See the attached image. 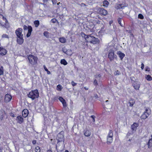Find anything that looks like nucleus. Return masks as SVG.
I'll use <instances>...</instances> for the list:
<instances>
[{"mask_svg": "<svg viewBox=\"0 0 152 152\" xmlns=\"http://www.w3.org/2000/svg\"><path fill=\"white\" fill-rule=\"evenodd\" d=\"M129 145H131V144H130V143H129Z\"/></svg>", "mask_w": 152, "mask_h": 152, "instance_id": "338daca9", "label": "nucleus"}, {"mask_svg": "<svg viewBox=\"0 0 152 152\" xmlns=\"http://www.w3.org/2000/svg\"><path fill=\"white\" fill-rule=\"evenodd\" d=\"M84 135L86 137L89 136L91 134V132L89 130H85L84 131Z\"/></svg>", "mask_w": 152, "mask_h": 152, "instance_id": "aec40b11", "label": "nucleus"}, {"mask_svg": "<svg viewBox=\"0 0 152 152\" xmlns=\"http://www.w3.org/2000/svg\"><path fill=\"white\" fill-rule=\"evenodd\" d=\"M108 58L110 61H113L115 58L116 57V55H114V52L113 49H110L109 51Z\"/></svg>", "mask_w": 152, "mask_h": 152, "instance_id": "20e7f679", "label": "nucleus"}, {"mask_svg": "<svg viewBox=\"0 0 152 152\" xmlns=\"http://www.w3.org/2000/svg\"><path fill=\"white\" fill-rule=\"evenodd\" d=\"M2 37L3 38H8V35L6 34H4L2 35Z\"/></svg>", "mask_w": 152, "mask_h": 152, "instance_id": "49530a36", "label": "nucleus"}, {"mask_svg": "<svg viewBox=\"0 0 152 152\" xmlns=\"http://www.w3.org/2000/svg\"><path fill=\"white\" fill-rule=\"evenodd\" d=\"M47 152H52V151L50 150H48L47 151Z\"/></svg>", "mask_w": 152, "mask_h": 152, "instance_id": "13d9d810", "label": "nucleus"}, {"mask_svg": "<svg viewBox=\"0 0 152 152\" xmlns=\"http://www.w3.org/2000/svg\"><path fill=\"white\" fill-rule=\"evenodd\" d=\"M22 114L23 117H26L27 116L28 114V110L27 109L23 110L22 112Z\"/></svg>", "mask_w": 152, "mask_h": 152, "instance_id": "4468645a", "label": "nucleus"}, {"mask_svg": "<svg viewBox=\"0 0 152 152\" xmlns=\"http://www.w3.org/2000/svg\"><path fill=\"white\" fill-rule=\"evenodd\" d=\"M23 29L21 28H18L15 31V33L17 37H23V34L22 33Z\"/></svg>", "mask_w": 152, "mask_h": 152, "instance_id": "6e6552de", "label": "nucleus"}, {"mask_svg": "<svg viewBox=\"0 0 152 152\" xmlns=\"http://www.w3.org/2000/svg\"><path fill=\"white\" fill-rule=\"evenodd\" d=\"M44 68L45 69V70L47 72V73L48 74L50 75V71H48V69H47L46 67L45 66V65H44L43 66Z\"/></svg>", "mask_w": 152, "mask_h": 152, "instance_id": "7c9ffc66", "label": "nucleus"}, {"mask_svg": "<svg viewBox=\"0 0 152 152\" xmlns=\"http://www.w3.org/2000/svg\"><path fill=\"white\" fill-rule=\"evenodd\" d=\"M59 100L62 102L63 103L65 100L62 97H60L59 98Z\"/></svg>", "mask_w": 152, "mask_h": 152, "instance_id": "58836bf2", "label": "nucleus"}, {"mask_svg": "<svg viewBox=\"0 0 152 152\" xmlns=\"http://www.w3.org/2000/svg\"><path fill=\"white\" fill-rule=\"evenodd\" d=\"M7 51L6 50L3 48L1 47L0 48V54L2 55H4L7 53Z\"/></svg>", "mask_w": 152, "mask_h": 152, "instance_id": "dca6fc26", "label": "nucleus"}, {"mask_svg": "<svg viewBox=\"0 0 152 152\" xmlns=\"http://www.w3.org/2000/svg\"><path fill=\"white\" fill-rule=\"evenodd\" d=\"M145 77L148 81H151L152 80V78L150 75H145Z\"/></svg>", "mask_w": 152, "mask_h": 152, "instance_id": "393cba45", "label": "nucleus"}, {"mask_svg": "<svg viewBox=\"0 0 152 152\" xmlns=\"http://www.w3.org/2000/svg\"><path fill=\"white\" fill-rule=\"evenodd\" d=\"M131 140L129 139V140L128 141V143H129V142H130L131 141Z\"/></svg>", "mask_w": 152, "mask_h": 152, "instance_id": "052dcab7", "label": "nucleus"}, {"mask_svg": "<svg viewBox=\"0 0 152 152\" xmlns=\"http://www.w3.org/2000/svg\"><path fill=\"white\" fill-rule=\"evenodd\" d=\"M71 83L72 85L73 86H76V85H77V83H75L74 81H72Z\"/></svg>", "mask_w": 152, "mask_h": 152, "instance_id": "c03bdc74", "label": "nucleus"}, {"mask_svg": "<svg viewBox=\"0 0 152 152\" xmlns=\"http://www.w3.org/2000/svg\"><path fill=\"white\" fill-rule=\"evenodd\" d=\"M3 66H1V67L0 69V75H3Z\"/></svg>", "mask_w": 152, "mask_h": 152, "instance_id": "2f4dec72", "label": "nucleus"}, {"mask_svg": "<svg viewBox=\"0 0 152 152\" xmlns=\"http://www.w3.org/2000/svg\"><path fill=\"white\" fill-rule=\"evenodd\" d=\"M43 34L46 37H47L48 36V32L47 31H45L43 33Z\"/></svg>", "mask_w": 152, "mask_h": 152, "instance_id": "79ce46f5", "label": "nucleus"}, {"mask_svg": "<svg viewBox=\"0 0 152 152\" xmlns=\"http://www.w3.org/2000/svg\"><path fill=\"white\" fill-rule=\"evenodd\" d=\"M130 134H131V133H128L127 134V136H129L130 135Z\"/></svg>", "mask_w": 152, "mask_h": 152, "instance_id": "680f3d73", "label": "nucleus"}, {"mask_svg": "<svg viewBox=\"0 0 152 152\" xmlns=\"http://www.w3.org/2000/svg\"><path fill=\"white\" fill-rule=\"evenodd\" d=\"M94 84L96 86H97L98 85L97 81L96 79H95L94 80Z\"/></svg>", "mask_w": 152, "mask_h": 152, "instance_id": "a19ab883", "label": "nucleus"}, {"mask_svg": "<svg viewBox=\"0 0 152 152\" xmlns=\"http://www.w3.org/2000/svg\"><path fill=\"white\" fill-rule=\"evenodd\" d=\"M63 107H66L67 106V104L66 103V102L65 101V100L64 101V102H63V103H62Z\"/></svg>", "mask_w": 152, "mask_h": 152, "instance_id": "37998d69", "label": "nucleus"}, {"mask_svg": "<svg viewBox=\"0 0 152 152\" xmlns=\"http://www.w3.org/2000/svg\"><path fill=\"white\" fill-rule=\"evenodd\" d=\"M60 4V2H59L57 4L58 5H59V4Z\"/></svg>", "mask_w": 152, "mask_h": 152, "instance_id": "69168bd1", "label": "nucleus"}, {"mask_svg": "<svg viewBox=\"0 0 152 152\" xmlns=\"http://www.w3.org/2000/svg\"><path fill=\"white\" fill-rule=\"evenodd\" d=\"M43 1L44 2H47L48 1V0H43Z\"/></svg>", "mask_w": 152, "mask_h": 152, "instance_id": "bf43d9fd", "label": "nucleus"}, {"mask_svg": "<svg viewBox=\"0 0 152 152\" xmlns=\"http://www.w3.org/2000/svg\"><path fill=\"white\" fill-rule=\"evenodd\" d=\"M130 78L131 80L132 81H133L134 82H135L134 80V79H135L134 77H130Z\"/></svg>", "mask_w": 152, "mask_h": 152, "instance_id": "8fccbe9b", "label": "nucleus"}, {"mask_svg": "<svg viewBox=\"0 0 152 152\" xmlns=\"http://www.w3.org/2000/svg\"><path fill=\"white\" fill-rule=\"evenodd\" d=\"M62 88L61 85H58L57 86V90H59V91H61L62 89Z\"/></svg>", "mask_w": 152, "mask_h": 152, "instance_id": "473e14b6", "label": "nucleus"}, {"mask_svg": "<svg viewBox=\"0 0 152 152\" xmlns=\"http://www.w3.org/2000/svg\"><path fill=\"white\" fill-rule=\"evenodd\" d=\"M117 54L118 55L121 60H122L124 57L125 56V54L120 51H118Z\"/></svg>", "mask_w": 152, "mask_h": 152, "instance_id": "2eb2a0df", "label": "nucleus"}, {"mask_svg": "<svg viewBox=\"0 0 152 152\" xmlns=\"http://www.w3.org/2000/svg\"><path fill=\"white\" fill-rule=\"evenodd\" d=\"M30 63L32 65H34L37 63V58L35 56L29 55L28 57Z\"/></svg>", "mask_w": 152, "mask_h": 152, "instance_id": "7ed1b4c3", "label": "nucleus"}, {"mask_svg": "<svg viewBox=\"0 0 152 152\" xmlns=\"http://www.w3.org/2000/svg\"><path fill=\"white\" fill-rule=\"evenodd\" d=\"M17 120L18 123L21 124L23 121V118L20 116H18L17 117Z\"/></svg>", "mask_w": 152, "mask_h": 152, "instance_id": "f3484780", "label": "nucleus"}, {"mask_svg": "<svg viewBox=\"0 0 152 152\" xmlns=\"http://www.w3.org/2000/svg\"><path fill=\"white\" fill-rule=\"evenodd\" d=\"M4 114V111L3 110V109H1L0 111V118L1 120L3 119Z\"/></svg>", "mask_w": 152, "mask_h": 152, "instance_id": "412c9836", "label": "nucleus"}, {"mask_svg": "<svg viewBox=\"0 0 152 152\" xmlns=\"http://www.w3.org/2000/svg\"><path fill=\"white\" fill-rule=\"evenodd\" d=\"M83 35H84V38H85L86 41L88 39L87 38H86V37H87L86 36H89V35H86V34H83Z\"/></svg>", "mask_w": 152, "mask_h": 152, "instance_id": "09e8293b", "label": "nucleus"}, {"mask_svg": "<svg viewBox=\"0 0 152 152\" xmlns=\"http://www.w3.org/2000/svg\"><path fill=\"white\" fill-rule=\"evenodd\" d=\"M3 150V148L2 147L0 148V152H2Z\"/></svg>", "mask_w": 152, "mask_h": 152, "instance_id": "5fc2aeb1", "label": "nucleus"}, {"mask_svg": "<svg viewBox=\"0 0 152 152\" xmlns=\"http://www.w3.org/2000/svg\"><path fill=\"white\" fill-rule=\"evenodd\" d=\"M64 52L65 53H66V54H67L66 53H65V52Z\"/></svg>", "mask_w": 152, "mask_h": 152, "instance_id": "774afa93", "label": "nucleus"}, {"mask_svg": "<svg viewBox=\"0 0 152 152\" xmlns=\"http://www.w3.org/2000/svg\"><path fill=\"white\" fill-rule=\"evenodd\" d=\"M56 139L58 141L56 145V149L58 152L62 151L64 149V132L62 131L57 135Z\"/></svg>", "mask_w": 152, "mask_h": 152, "instance_id": "f257e3e1", "label": "nucleus"}, {"mask_svg": "<svg viewBox=\"0 0 152 152\" xmlns=\"http://www.w3.org/2000/svg\"><path fill=\"white\" fill-rule=\"evenodd\" d=\"M84 89H85V90H88V87H84Z\"/></svg>", "mask_w": 152, "mask_h": 152, "instance_id": "6e6d98bb", "label": "nucleus"}, {"mask_svg": "<svg viewBox=\"0 0 152 152\" xmlns=\"http://www.w3.org/2000/svg\"><path fill=\"white\" fill-rule=\"evenodd\" d=\"M109 4L108 2L106 0H105L103 1V6L104 7H107Z\"/></svg>", "mask_w": 152, "mask_h": 152, "instance_id": "c756f323", "label": "nucleus"}, {"mask_svg": "<svg viewBox=\"0 0 152 152\" xmlns=\"http://www.w3.org/2000/svg\"><path fill=\"white\" fill-rule=\"evenodd\" d=\"M138 126V124L134 123L131 126V129L133 131H135L136 130L137 127Z\"/></svg>", "mask_w": 152, "mask_h": 152, "instance_id": "a211bd4d", "label": "nucleus"}, {"mask_svg": "<svg viewBox=\"0 0 152 152\" xmlns=\"http://www.w3.org/2000/svg\"><path fill=\"white\" fill-rule=\"evenodd\" d=\"M150 113V110L146 109L143 114L141 116L142 119H145L149 116Z\"/></svg>", "mask_w": 152, "mask_h": 152, "instance_id": "0eeeda50", "label": "nucleus"}, {"mask_svg": "<svg viewBox=\"0 0 152 152\" xmlns=\"http://www.w3.org/2000/svg\"><path fill=\"white\" fill-rule=\"evenodd\" d=\"M151 138L149 140L147 144L148 148H150L152 146V135L151 136Z\"/></svg>", "mask_w": 152, "mask_h": 152, "instance_id": "5701e85b", "label": "nucleus"}, {"mask_svg": "<svg viewBox=\"0 0 152 152\" xmlns=\"http://www.w3.org/2000/svg\"><path fill=\"white\" fill-rule=\"evenodd\" d=\"M99 39L96 38L93 36L92 40L91 42V43H92L94 44H96L99 43Z\"/></svg>", "mask_w": 152, "mask_h": 152, "instance_id": "ddd939ff", "label": "nucleus"}, {"mask_svg": "<svg viewBox=\"0 0 152 152\" xmlns=\"http://www.w3.org/2000/svg\"><path fill=\"white\" fill-rule=\"evenodd\" d=\"M34 24L35 25V26L36 27H37L39 25V20H35L34 22Z\"/></svg>", "mask_w": 152, "mask_h": 152, "instance_id": "cd10ccee", "label": "nucleus"}, {"mask_svg": "<svg viewBox=\"0 0 152 152\" xmlns=\"http://www.w3.org/2000/svg\"><path fill=\"white\" fill-rule=\"evenodd\" d=\"M12 97L9 94H7L5 95L4 99V101L6 102H9L11 99Z\"/></svg>", "mask_w": 152, "mask_h": 152, "instance_id": "9b49d317", "label": "nucleus"}, {"mask_svg": "<svg viewBox=\"0 0 152 152\" xmlns=\"http://www.w3.org/2000/svg\"><path fill=\"white\" fill-rule=\"evenodd\" d=\"M122 19L121 18H118V23L121 26H123L122 24L121 23V21Z\"/></svg>", "mask_w": 152, "mask_h": 152, "instance_id": "c9c22d12", "label": "nucleus"}, {"mask_svg": "<svg viewBox=\"0 0 152 152\" xmlns=\"http://www.w3.org/2000/svg\"><path fill=\"white\" fill-rule=\"evenodd\" d=\"M98 10L99 11L100 14L101 15L105 16L107 14V11L103 8H99Z\"/></svg>", "mask_w": 152, "mask_h": 152, "instance_id": "9d476101", "label": "nucleus"}, {"mask_svg": "<svg viewBox=\"0 0 152 152\" xmlns=\"http://www.w3.org/2000/svg\"><path fill=\"white\" fill-rule=\"evenodd\" d=\"M65 152H69V151H68V150H66L65 151Z\"/></svg>", "mask_w": 152, "mask_h": 152, "instance_id": "e2e57ef3", "label": "nucleus"}, {"mask_svg": "<svg viewBox=\"0 0 152 152\" xmlns=\"http://www.w3.org/2000/svg\"><path fill=\"white\" fill-rule=\"evenodd\" d=\"M28 97L34 100L35 99L37 98L39 96V93L37 90L32 91L30 92L28 94Z\"/></svg>", "mask_w": 152, "mask_h": 152, "instance_id": "f03ea898", "label": "nucleus"}, {"mask_svg": "<svg viewBox=\"0 0 152 152\" xmlns=\"http://www.w3.org/2000/svg\"><path fill=\"white\" fill-rule=\"evenodd\" d=\"M113 135V131L111 130H110L108 133V137L107 139V142L110 143L112 142Z\"/></svg>", "mask_w": 152, "mask_h": 152, "instance_id": "1a4fd4ad", "label": "nucleus"}, {"mask_svg": "<svg viewBox=\"0 0 152 152\" xmlns=\"http://www.w3.org/2000/svg\"><path fill=\"white\" fill-rule=\"evenodd\" d=\"M35 151L36 152H40V147L38 146L36 147L35 149Z\"/></svg>", "mask_w": 152, "mask_h": 152, "instance_id": "72a5a7b5", "label": "nucleus"}, {"mask_svg": "<svg viewBox=\"0 0 152 152\" xmlns=\"http://www.w3.org/2000/svg\"><path fill=\"white\" fill-rule=\"evenodd\" d=\"M150 69L148 67H147L146 68V71H150Z\"/></svg>", "mask_w": 152, "mask_h": 152, "instance_id": "603ef678", "label": "nucleus"}, {"mask_svg": "<svg viewBox=\"0 0 152 152\" xmlns=\"http://www.w3.org/2000/svg\"><path fill=\"white\" fill-rule=\"evenodd\" d=\"M114 73L115 75H119L121 74V72L118 70L115 71Z\"/></svg>", "mask_w": 152, "mask_h": 152, "instance_id": "4c0bfd02", "label": "nucleus"}, {"mask_svg": "<svg viewBox=\"0 0 152 152\" xmlns=\"http://www.w3.org/2000/svg\"><path fill=\"white\" fill-rule=\"evenodd\" d=\"M133 86L135 89L138 90L140 87V85L134 82V83H133Z\"/></svg>", "mask_w": 152, "mask_h": 152, "instance_id": "6ab92c4d", "label": "nucleus"}, {"mask_svg": "<svg viewBox=\"0 0 152 152\" xmlns=\"http://www.w3.org/2000/svg\"><path fill=\"white\" fill-rule=\"evenodd\" d=\"M91 117L92 119V121L93 122H94L95 121V116L94 115H91Z\"/></svg>", "mask_w": 152, "mask_h": 152, "instance_id": "a18cd8bd", "label": "nucleus"}, {"mask_svg": "<svg viewBox=\"0 0 152 152\" xmlns=\"http://www.w3.org/2000/svg\"><path fill=\"white\" fill-rule=\"evenodd\" d=\"M23 29L24 30H28V32L27 34L26 37H29L31 34V33L32 31V27L30 26H28V27H27L26 25H24L23 26Z\"/></svg>", "mask_w": 152, "mask_h": 152, "instance_id": "423d86ee", "label": "nucleus"}, {"mask_svg": "<svg viewBox=\"0 0 152 152\" xmlns=\"http://www.w3.org/2000/svg\"><path fill=\"white\" fill-rule=\"evenodd\" d=\"M108 102V100H106V101H105V102Z\"/></svg>", "mask_w": 152, "mask_h": 152, "instance_id": "0e129e2a", "label": "nucleus"}, {"mask_svg": "<svg viewBox=\"0 0 152 152\" xmlns=\"http://www.w3.org/2000/svg\"><path fill=\"white\" fill-rule=\"evenodd\" d=\"M122 4H118L117 5L116 8L117 9H120L121 8H122L123 6H122Z\"/></svg>", "mask_w": 152, "mask_h": 152, "instance_id": "f704fd0d", "label": "nucleus"}, {"mask_svg": "<svg viewBox=\"0 0 152 152\" xmlns=\"http://www.w3.org/2000/svg\"><path fill=\"white\" fill-rule=\"evenodd\" d=\"M60 63L61 64H63L64 65L67 64V63L65 59H62L61 60Z\"/></svg>", "mask_w": 152, "mask_h": 152, "instance_id": "b1692460", "label": "nucleus"}, {"mask_svg": "<svg viewBox=\"0 0 152 152\" xmlns=\"http://www.w3.org/2000/svg\"><path fill=\"white\" fill-rule=\"evenodd\" d=\"M53 4H56L57 2V0H52Z\"/></svg>", "mask_w": 152, "mask_h": 152, "instance_id": "de8ad7c7", "label": "nucleus"}, {"mask_svg": "<svg viewBox=\"0 0 152 152\" xmlns=\"http://www.w3.org/2000/svg\"><path fill=\"white\" fill-rule=\"evenodd\" d=\"M51 21L53 23H56V21H57V20L56 19L53 18L51 19Z\"/></svg>", "mask_w": 152, "mask_h": 152, "instance_id": "ea45409f", "label": "nucleus"}, {"mask_svg": "<svg viewBox=\"0 0 152 152\" xmlns=\"http://www.w3.org/2000/svg\"><path fill=\"white\" fill-rule=\"evenodd\" d=\"M138 18H140L141 19H142L144 18L143 16L141 14H139L138 15Z\"/></svg>", "mask_w": 152, "mask_h": 152, "instance_id": "e433bc0d", "label": "nucleus"}, {"mask_svg": "<svg viewBox=\"0 0 152 152\" xmlns=\"http://www.w3.org/2000/svg\"><path fill=\"white\" fill-rule=\"evenodd\" d=\"M11 116L12 117H15V115L14 114L12 113L11 114Z\"/></svg>", "mask_w": 152, "mask_h": 152, "instance_id": "4d7b16f0", "label": "nucleus"}, {"mask_svg": "<svg viewBox=\"0 0 152 152\" xmlns=\"http://www.w3.org/2000/svg\"><path fill=\"white\" fill-rule=\"evenodd\" d=\"M144 65L143 63H142L141 64V69H143L144 68Z\"/></svg>", "mask_w": 152, "mask_h": 152, "instance_id": "3c124183", "label": "nucleus"}, {"mask_svg": "<svg viewBox=\"0 0 152 152\" xmlns=\"http://www.w3.org/2000/svg\"><path fill=\"white\" fill-rule=\"evenodd\" d=\"M0 24L2 26L6 27L8 25V23L6 18L2 15V18L0 19Z\"/></svg>", "mask_w": 152, "mask_h": 152, "instance_id": "39448f33", "label": "nucleus"}, {"mask_svg": "<svg viewBox=\"0 0 152 152\" xmlns=\"http://www.w3.org/2000/svg\"><path fill=\"white\" fill-rule=\"evenodd\" d=\"M33 144H35L36 143V140H34L32 142Z\"/></svg>", "mask_w": 152, "mask_h": 152, "instance_id": "864d4df0", "label": "nucleus"}, {"mask_svg": "<svg viewBox=\"0 0 152 152\" xmlns=\"http://www.w3.org/2000/svg\"><path fill=\"white\" fill-rule=\"evenodd\" d=\"M86 36V38H87L88 39L87 40L86 42H89L91 43V41L92 40V39H93V36H91L90 35H89V36Z\"/></svg>", "mask_w": 152, "mask_h": 152, "instance_id": "4be33fe9", "label": "nucleus"}, {"mask_svg": "<svg viewBox=\"0 0 152 152\" xmlns=\"http://www.w3.org/2000/svg\"><path fill=\"white\" fill-rule=\"evenodd\" d=\"M134 103V101L132 99H130L129 102V104L130 106H132Z\"/></svg>", "mask_w": 152, "mask_h": 152, "instance_id": "bb28decb", "label": "nucleus"}, {"mask_svg": "<svg viewBox=\"0 0 152 152\" xmlns=\"http://www.w3.org/2000/svg\"><path fill=\"white\" fill-rule=\"evenodd\" d=\"M96 78L98 80H100V78L101 77V75L98 73H97L95 75Z\"/></svg>", "mask_w": 152, "mask_h": 152, "instance_id": "c85d7f7f", "label": "nucleus"}, {"mask_svg": "<svg viewBox=\"0 0 152 152\" xmlns=\"http://www.w3.org/2000/svg\"><path fill=\"white\" fill-rule=\"evenodd\" d=\"M23 37H17V41L18 44L21 45L24 42Z\"/></svg>", "mask_w": 152, "mask_h": 152, "instance_id": "f8f14e48", "label": "nucleus"}, {"mask_svg": "<svg viewBox=\"0 0 152 152\" xmlns=\"http://www.w3.org/2000/svg\"><path fill=\"white\" fill-rule=\"evenodd\" d=\"M59 40L60 42L62 43H64L66 41V39L64 37L60 38Z\"/></svg>", "mask_w": 152, "mask_h": 152, "instance_id": "a878e982", "label": "nucleus"}]
</instances>
